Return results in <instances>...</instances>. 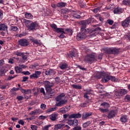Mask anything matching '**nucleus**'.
<instances>
[{
  "mask_svg": "<svg viewBox=\"0 0 130 130\" xmlns=\"http://www.w3.org/2000/svg\"><path fill=\"white\" fill-rule=\"evenodd\" d=\"M21 62H25L26 60H27V58H28V55H27V54L26 53L24 54L22 53V54L21 55Z\"/></svg>",
  "mask_w": 130,
  "mask_h": 130,
  "instance_id": "aec40b11",
  "label": "nucleus"
},
{
  "mask_svg": "<svg viewBox=\"0 0 130 130\" xmlns=\"http://www.w3.org/2000/svg\"><path fill=\"white\" fill-rule=\"evenodd\" d=\"M109 79L112 82H117V79L114 76H109Z\"/></svg>",
  "mask_w": 130,
  "mask_h": 130,
  "instance_id": "c9c22d12",
  "label": "nucleus"
},
{
  "mask_svg": "<svg viewBox=\"0 0 130 130\" xmlns=\"http://www.w3.org/2000/svg\"><path fill=\"white\" fill-rule=\"evenodd\" d=\"M69 118H81L82 117V115L79 113L73 114L69 116Z\"/></svg>",
  "mask_w": 130,
  "mask_h": 130,
  "instance_id": "a211bd4d",
  "label": "nucleus"
},
{
  "mask_svg": "<svg viewBox=\"0 0 130 130\" xmlns=\"http://www.w3.org/2000/svg\"><path fill=\"white\" fill-rule=\"evenodd\" d=\"M45 74L46 76H54L55 71L53 70H49L45 71Z\"/></svg>",
  "mask_w": 130,
  "mask_h": 130,
  "instance_id": "f3484780",
  "label": "nucleus"
},
{
  "mask_svg": "<svg viewBox=\"0 0 130 130\" xmlns=\"http://www.w3.org/2000/svg\"><path fill=\"white\" fill-rule=\"evenodd\" d=\"M16 99L18 101H21V100H23V99H24V97H23L22 95H18L17 96Z\"/></svg>",
  "mask_w": 130,
  "mask_h": 130,
  "instance_id": "3c124183",
  "label": "nucleus"
},
{
  "mask_svg": "<svg viewBox=\"0 0 130 130\" xmlns=\"http://www.w3.org/2000/svg\"><path fill=\"white\" fill-rule=\"evenodd\" d=\"M101 106H103L104 108H109L110 107V105L107 103H103L101 104Z\"/></svg>",
  "mask_w": 130,
  "mask_h": 130,
  "instance_id": "f704fd0d",
  "label": "nucleus"
},
{
  "mask_svg": "<svg viewBox=\"0 0 130 130\" xmlns=\"http://www.w3.org/2000/svg\"><path fill=\"white\" fill-rule=\"evenodd\" d=\"M55 82H56V83H60V78H59V77H56L55 78Z\"/></svg>",
  "mask_w": 130,
  "mask_h": 130,
  "instance_id": "4d7b16f0",
  "label": "nucleus"
},
{
  "mask_svg": "<svg viewBox=\"0 0 130 130\" xmlns=\"http://www.w3.org/2000/svg\"><path fill=\"white\" fill-rule=\"evenodd\" d=\"M108 24H109V25H113L114 21L113 20H111V19H108L107 21Z\"/></svg>",
  "mask_w": 130,
  "mask_h": 130,
  "instance_id": "603ef678",
  "label": "nucleus"
},
{
  "mask_svg": "<svg viewBox=\"0 0 130 130\" xmlns=\"http://www.w3.org/2000/svg\"><path fill=\"white\" fill-rule=\"evenodd\" d=\"M30 128L32 130H37L38 129V126L35 125H30Z\"/></svg>",
  "mask_w": 130,
  "mask_h": 130,
  "instance_id": "c03bdc74",
  "label": "nucleus"
},
{
  "mask_svg": "<svg viewBox=\"0 0 130 130\" xmlns=\"http://www.w3.org/2000/svg\"><path fill=\"white\" fill-rule=\"evenodd\" d=\"M5 64V61L3 59L0 60V66H4Z\"/></svg>",
  "mask_w": 130,
  "mask_h": 130,
  "instance_id": "e2e57ef3",
  "label": "nucleus"
},
{
  "mask_svg": "<svg viewBox=\"0 0 130 130\" xmlns=\"http://www.w3.org/2000/svg\"><path fill=\"white\" fill-rule=\"evenodd\" d=\"M8 30V26L5 24H2L0 25V31H6Z\"/></svg>",
  "mask_w": 130,
  "mask_h": 130,
  "instance_id": "cd10ccee",
  "label": "nucleus"
},
{
  "mask_svg": "<svg viewBox=\"0 0 130 130\" xmlns=\"http://www.w3.org/2000/svg\"><path fill=\"white\" fill-rule=\"evenodd\" d=\"M68 56L69 57V58H71V57H76V56H77V53L72 52L70 53V54H68Z\"/></svg>",
  "mask_w": 130,
  "mask_h": 130,
  "instance_id": "e433bc0d",
  "label": "nucleus"
},
{
  "mask_svg": "<svg viewBox=\"0 0 130 130\" xmlns=\"http://www.w3.org/2000/svg\"><path fill=\"white\" fill-rule=\"evenodd\" d=\"M123 5H124V6H128V1H126L125 0H124L122 2Z\"/></svg>",
  "mask_w": 130,
  "mask_h": 130,
  "instance_id": "052dcab7",
  "label": "nucleus"
},
{
  "mask_svg": "<svg viewBox=\"0 0 130 130\" xmlns=\"http://www.w3.org/2000/svg\"><path fill=\"white\" fill-rule=\"evenodd\" d=\"M30 41H31V42L33 43V44H36L37 45H38V44H40V41L34 38H31L30 39H29Z\"/></svg>",
  "mask_w": 130,
  "mask_h": 130,
  "instance_id": "412c9836",
  "label": "nucleus"
},
{
  "mask_svg": "<svg viewBox=\"0 0 130 130\" xmlns=\"http://www.w3.org/2000/svg\"><path fill=\"white\" fill-rule=\"evenodd\" d=\"M82 129V127H81V126H74V127L73 128V130H81Z\"/></svg>",
  "mask_w": 130,
  "mask_h": 130,
  "instance_id": "6e6d98bb",
  "label": "nucleus"
},
{
  "mask_svg": "<svg viewBox=\"0 0 130 130\" xmlns=\"http://www.w3.org/2000/svg\"><path fill=\"white\" fill-rule=\"evenodd\" d=\"M28 77H23V79H22V81L23 82H26V81H27V80H28Z\"/></svg>",
  "mask_w": 130,
  "mask_h": 130,
  "instance_id": "69168bd1",
  "label": "nucleus"
},
{
  "mask_svg": "<svg viewBox=\"0 0 130 130\" xmlns=\"http://www.w3.org/2000/svg\"><path fill=\"white\" fill-rule=\"evenodd\" d=\"M50 126H51V125H45V126H44L42 128V130H48L49 129V128L50 127Z\"/></svg>",
  "mask_w": 130,
  "mask_h": 130,
  "instance_id": "09e8293b",
  "label": "nucleus"
},
{
  "mask_svg": "<svg viewBox=\"0 0 130 130\" xmlns=\"http://www.w3.org/2000/svg\"><path fill=\"white\" fill-rule=\"evenodd\" d=\"M85 62H89L92 63L94 61H96V56L95 54L92 53L87 55L84 58Z\"/></svg>",
  "mask_w": 130,
  "mask_h": 130,
  "instance_id": "423d86ee",
  "label": "nucleus"
},
{
  "mask_svg": "<svg viewBox=\"0 0 130 130\" xmlns=\"http://www.w3.org/2000/svg\"><path fill=\"white\" fill-rule=\"evenodd\" d=\"M23 23L25 24L27 29L29 31H33L36 29V27L38 26V23L37 21L33 22L32 21L27 20L26 19H23Z\"/></svg>",
  "mask_w": 130,
  "mask_h": 130,
  "instance_id": "f257e3e1",
  "label": "nucleus"
},
{
  "mask_svg": "<svg viewBox=\"0 0 130 130\" xmlns=\"http://www.w3.org/2000/svg\"><path fill=\"white\" fill-rule=\"evenodd\" d=\"M15 72H16V73H17V74H20V73H21V72H22V68L21 67H19L18 66H16L15 67Z\"/></svg>",
  "mask_w": 130,
  "mask_h": 130,
  "instance_id": "473e14b6",
  "label": "nucleus"
},
{
  "mask_svg": "<svg viewBox=\"0 0 130 130\" xmlns=\"http://www.w3.org/2000/svg\"><path fill=\"white\" fill-rule=\"evenodd\" d=\"M24 17L25 19H33V16L32 15V14L28 12H25L24 13Z\"/></svg>",
  "mask_w": 130,
  "mask_h": 130,
  "instance_id": "393cba45",
  "label": "nucleus"
},
{
  "mask_svg": "<svg viewBox=\"0 0 130 130\" xmlns=\"http://www.w3.org/2000/svg\"><path fill=\"white\" fill-rule=\"evenodd\" d=\"M90 95H91V91L88 90V91H87L86 93H84L83 97L84 98H85V99H86L87 100H88Z\"/></svg>",
  "mask_w": 130,
  "mask_h": 130,
  "instance_id": "a878e982",
  "label": "nucleus"
},
{
  "mask_svg": "<svg viewBox=\"0 0 130 130\" xmlns=\"http://www.w3.org/2000/svg\"><path fill=\"white\" fill-rule=\"evenodd\" d=\"M114 14H121L122 13V9L121 8H117L114 10Z\"/></svg>",
  "mask_w": 130,
  "mask_h": 130,
  "instance_id": "c756f323",
  "label": "nucleus"
},
{
  "mask_svg": "<svg viewBox=\"0 0 130 130\" xmlns=\"http://www.w3.org/2000/svg\"><path fill=\"white\" fill-rule=\"evenodd\" d=\"M4 16V14H3V12L1 10H0V19H3V17Z\"/></svg>",
  "mask_w": 130,
  "mask_h": 130,
  "instance_id": "0e129e2a",
  "label": "nucleus"
},
{
  "mask_svg": "<svg viewBox=\"0 0 130 130\" xmlns=\"http://www.w3.org/2000/svg\"><path fill=\"white\" fill-rule=\"evenodd\" d=\"M18 122L19 124H21V125H24V124H25V122H24L23 120H20Z\"/></svg>",
  "mask_w": 130,
  "mask_h": 130,
  "instance_id": "13d9d810",
  "label": "nucleus"
},
{
  "mask_svg": "<svg viewBox=\"0 0 130 130\" xmlns=\"http://www.w3.org/2000/svg\"><path fill=\"white\" fill-rule=\"evenodd\" d=\"M106 52L109 54H117L119 52V50L115 48H111L107 49Z\"/></svg>",
  "mask_w": 130,
  "mask_h": 130,
  "instance_id": "6e6552de",
  "label": "nucleus"
},
{
  "mask_svg": "<svg viewBox=\"0 0 130 130\" xmlns=\"http://www.w3.org/2000/svg\"><path fill=\"white\" fill-rule=\"evenodd\" d=\"M59 68H60L61 70H66V69L68 68V64L67 63H60L59 65Z\"/></svg>",
  "mask_w": 130,
  "mask_h": 130,
  "instance_id": "bb28decb",
  "label": "nucleus"
},
{
  "mask_svg": "<svg viewBox=\"0 0 130 130\" xmlns=\"http://www.w3.org/2000/svg\"><path fill=\"white\" fill-rule=\"evenodd\" d=\"M18 87L19 88H15L13 87L12 89H11L12 90H13L14 91H18V90H20L21 91V89H22V87H21V84H18Z\"/></svg>",
  "mask_w": 130,
  "mask_h": 130,
  "instance_id": "4c0bfd02",
  "label": "nucleus"
},
{
  "mask_svg": "<svg viewBox=\"0 0 130 130\" xmlns=\"http://www.w3.org/2000/svg\"><path fill=\"white\" fill-rule=\"evenodd\" d=\"M40 92L43 93V94L44 95H45V91H44V88H41V89H40Z\"/></svg>",
  "mask_w": 130,
  "mask_h": 130,
  "instance_id": "680f3d73",
  "label": "nucleus"
},
{
  "mask_svg": "<svg viewBox=\"0 0 130 130\" xmlns=\"http://www.w3.org/2000/svg\"><path fill=\"white\" fill-rule=\"evenodd\" d=\"M64 126V123H60L59 124H57L56 125L54 126V129L57 130V129H60L62 127V126Z\"/></svg>",
  "mask_w": 130,
  "mask_h": 130,
  "instance_id": "b1692460",
  "label": "nucleus"
},
{
  "mask_svg": "<svg viewBox=\"0 0 130 130\" xmlns=\"http://www.w3.org/2000/svg\"><path fill=\"white\" fill-rule=\"evenodd\" d=\"M101 30V28H99V27H97L96 28H95L94 30H92V34H94V35H95L96 34V31H99V30Z\"/></svg>",
  "mask_w": 130,
  "mask_h": 130,
  "instance_id": "49530a36",
  "label": "nucleus"
},
{
  "mask_svg": "<svg viewBox=\"0 0 130 130\" xmlns=\"http://www.w3.org/2000/svg\"><path fill=\"white\" fill-rule=\"evenodd\" d=\"M72 88H74V89H77L78 90H80V89H82V86L78 84H73L71 85Z\"/></svg>",
  "mask_w": 130,
  "mask_h": 130,
  "instance_id": "2f4dec72",
  "label": "nucleus"
},
{
  "mask_svg": "<svg viewBox=\"0 0 130 130\" xmlns=\"http://www.w3.org/2000/svg\"><path fill=\"white\" fill-rule=\"evenodd\" d=\"M68 111H69L68 110V108H64V107H62L59 110L58 112H59L60 113L64 114V113H67V112H68Z\"/></svg>",
  "mask_w": 130,
  "mask_h": 130,
  "instance_id": "c85d7f7f",
  "label": "nucleus"
},
{
  "mask_svg": "<svg viewBox=\"0 0 130 130\" xmlns=\"http://www.w3.org/2000/svg\"><path fill=\"white\" fill-rule=\"evenodd\" d=\"M125 101L126 102H128L129 101H130V95L129 94H127L125 96Z\"/></svg>",
  "mask_w": 130,
  "mask_h": 130,
  "instance_id": "a18cd8bd",
  "label": "nucleus"
},
{
  "mask_svg": "<svg viewBox=\"0 0 130 130\" xmlns=\"http://www.w3.org/2000/svg\"><path fill=\"white\" fill-rule=\"evenodd\" d=\"M10 94L11 95H12V96H15V95H16V93L13 89H11V91H10Z\"/></svg>",
  "mask_w": 130,
  "mask_h": 130,
  "instance_id": "bf43d9fd",
  "label": "nucleus"
},
{
  "mask_svg": "<svg viewBox=\"0 0 130 130\" xmlns=\"http://www.w3.org/2000/svg\"><path fill=\"white\" fill-rule=\"evenodd\" d=\"M130 23V17L127 18L126 19L124 20V21H122L121 24L122 26L124 28H126V27H128Z\"/></svg>",
  "mask_w": 130,
  "mask_h": 130,
  "instance_id": "f8f14e48",
  "label": "nucleus"
},
{
  "mask_svg": "<svg viewBox=\"0 0 130 130\" xmlns=\"http://www.w3.org/2000/svg\"><path fill=\"white\" fill-rule=\"evenodd\" d=\"M14 54H15V55H17V56H22L23 53H21L19 52H15Z\"/></svg>",
  "mask_w": 130,
  "mask_h": 130,
  "instance_id": "864d4df0",
  "label": "nucleus"
},
{
  "mask_svg": "<svg viewBox=\"0 0 130 130\" xmlns=\"http://www.w3.org/2000/svg\"><path fill=\"white\" fill-rule=\"evenodd\" d=\"M68 123L69 125H72V126H78L79 121L77 119L69 120Z\"/></svg>",
  "mask_w": 130,
  "mask_h": 130,
  "instance_id": "9d476101",
  "label": "nucleus"
},
{
  "mask_svg": "<svg viewBox=\"0 0 130 130\" xmlns=\"http://www.w3.org/2000/svg\"><path fill=\"white\" fill-rule=\"evenodd\" d=\"M41 113V111L40 109H36L33 111H31L29 114L30 115H36L38 114Z\"/></svg>",
  "mask_w": 130,
  "mask_h": 130,
  "instance_id": "5701e85b",
  "label": "nucleus"
},
{
  "mask_svg": "<svg viewBox=\"0 0 130 130\" xmlns=\"http://www.w3.org/2000/svg\"><path fill=\"white\" fill-rule=\"evenodd\" d=\"M23 74H24V75H27L30 74V72L28 71L23 72Z\"/></svg>",
  "mask_w": 130,
  "mask_h": 130,
  "instance_id": "774afa93",
  "label": "nucleus"
},
{
  "mask_svg": "<svg viewBox=\"0 0 130 130\" xmlns=\"http://www.w3.org/2000/svg\"><path fill=\"white\" fill-rule=\"evenodd\" d=\"M96 88L98 89V90H102L103 89V85L100 84H98L96 85Z\"/></svg>",
  "mask_w": 130,
  "mask_h": 130,
  "instance_id": "37998d69",
  "label": "nucleus"
},
{
  "mask_svg": "<svg viewBox=\"0 0 130 130\" xmlns=\"http://www.w3.org/2000/svg\"><path fill=\"white\" fill-rule=\"evenodd\" d=\"M21 92L24 95H29L31 93V89H24L21 87Z\"/></svg>",
  "mask_w": 130,
  "mask_h": 130,
  "instance_id": "6ab92c4d",
  "label": "nucleus"
},
{
  "mask_svg": "<svg viewBox=\"0 0 130 130\" xmlns=\"http://www.w3.org/2000/svg\"><path fill=\"white\" fill-rule=\"evenodd\" d=\"M67 6V3L63 2L58 3L56 4V7L58 8H62Z\"/></svg>",
  "mask_w": 130,
  "mask_h": 130,
  "instance_id": "7c9ffc66",
  "label": "nucleus"
},
{
  "mask_svg": "<svg viewBox=\"0 0 130 130\" xmlns=\"http://www.w3.org/2000/svg\"><path fill=\"white\" fill-rule=\"evenodd\" d=\"M101 76H104L102 79V82L103 83H107L109 80V76L105 75V74L102 73Z\"/></svg>",
  "mask_w": 130,
  "mask_h": 130,
  "instance_id": "dca6fc26",
  "label": "nucleus"
},
{
  "mask_svg": "<svg viewBox=\"0 0 130 130\" xmlns=\"http://www.w3.org/2000/svg\"><path fill=\"white\" fill-rule=\"evenodd\" d=\"M91 124V121H87L83 124V127L84 128H86V127H88Z\"/></svg>",
  "mask_w": 130,
  "mask_h": 130,
  "instance_id": "72a5a7b5",
  "label": "nucleus"
},
{
  "mask_svg": "<svg viewBox=\"0 0 130 130\" xmlns=\"http://www.w3.org/2000/svg\"><path fill=\"white\" fill-rule=\"evenodd\" d=\"M18 27L16 26H12L11 27V31H17Z\"/></svg>",
  "mask_w": 130,
  "mask_h": 130,
  "instance_id": "8fccbe9b",
  "label": "nucleus"
},
{
  "mask_svg": "<svg viewBox=\"0 0 130 130\" xmlns=\"http://www.w3.org/2000/svg\"><path fill=\"white\" fill-rule=\"evenodd\" d=\"M127 90L123 88H121L118 90H116L114 92V94L116 96L117 98L120 99L123 96L127 94Z\"/></svg>",
  "mask_w": 130,
  "mask_h": 130,
  "instance_id": "0eeeda50",
  "label": "nucleus"
},
{
  "mask_svg": "<svg viewBox=\"0 0 130 130\" xmlns=\"http://www.w3.org/2000/svg\"><path fill=\"white\" fill-rule=\"evenodd\" d=\"M40 119H43L44 120L45 119V118H46V116H40L39 117Z\"/></svg>",
  "mask_w": 130,
  "mask_h": 130,
  "instance_id": "338daca9",
  "label": "nucleus"
},
{
  "mask_svg": "<svg viewBox=\"0 0 130 130\" xmlns=\"http://www.w3.org/2000/svg\"><path fill=\"white\" fill-rule=\"evenodd\" d=\"M85 38H87V30L84 27H81V32L77 34L76 39L80 41V40H83V39H85Z\"/></svg>",
  "mask_w": 130,
  "mask_h": 130,
  "instance_id": "20e7f679",
  "label": "nucleus"
},
{
  "mask_svg": "<svg viewBox=\"0 0 130 130\" xmlns=\"http://www.w3.org/2000/svg\"><path fill=\"white\" fill-rule=\"evenodd\" d=\"M81 23L83 26L81 28H84V29L86 28V26H87V23H89V22H88L87 21H82L81 22Z\"/></svg>",
  "mask_w": 130,
  "mask_h": 130,
  "instance_id": "58836bf2",
  "label": "nucleus"
},
{
  "mask_svg": "<svg viewBox=\"0 0 130 130\" xmlns=\"http://www.w3.org/2000/svg\"><path fill=\"white\" fill-rule=\"evenodd\" d=\"M43 84L48 94H52V89H51V87L54 86V84L50 83L48 81H43Z\"/></svg>",
  "mask_w": 130,
  "mask_h": 130,
  "instance_id": "39448f33",
  "label": "nucleus"
},
{
  "mask_svg": "<svg viewBox=\"0 0 130 130\" xmlns=\"http://www.w3.org/2000/svg\"><path fill=\"white\" fill-rule=\"evenodd\" d=\"M91 115H92L91 112L83 113L82 115V118L83 119H87V118H89Z\"/></svg>",
  "mask_w": 130,
  "mask_h": 130,
  "instance_id": "4be33fe9",
  "label": "nucleus"
},
{
  "mask_svg": "<svg viewBox=\"0 0 130 130\" xmlns=\"http://www.w3.org/2000/svg\"><path fill=\"white\" fill-rule=\"evenodd\" d=\"M65 31H67V33H68L70 35H72L73 34V30L71 29H66Z\"/></svg>",
  "mask_w": 130,
  "mask_h": 130,
  "instance_id": "de8ad7c7",
  "label": "nucleus"
},
{
  "mask_svg": "<svg viewBox=\"0 0 130 130\" xmlns=\"http://www.w3.org/2000/svg\"><path fill=\"white\" fill-rule=\"evenodd\" d=\"M115 115H116V112L114 110H112L108 112L107 117L110 119L115 117Z\"/></svg>",
  "mask_w": 130,
  "mask_h": 130,
  "instance_id": "9b49d317",
  "label": "nucleus"
},
{
  "mask_svg": "<svg viewBox=\"0 0 130 130\" xmlns=\"http://www.w3.org/2000/svg\"><path fill=\"white\" fill-rule=\"evenodd\" d=\"M120 121H121L122 123H125V122H127V121H128V117H127V115H121L120 117Z\"/></svg>",
  "mask_w": 130,
  "mask_h": 130,
  "instance_id": "ddd939ff",
  "label": "nucleus"
},
{
  "mask_svg": "<svg viewBox=\"0 0 130 130\" xmlns=\"http://www.w3.org/2000/svg\"><path fill=\"white\" fill-rule=\"evenodd\" d=\"M18 44L20 46L25 47L26 46H28V45L29 44V43L28 40L25 39H21L18 41Z\"/></svg>",
  "mask_w": 130,
  "mask_h": 130,
  "instance_id": "1a4fd4ad",
  "label": "nucleus"
},
{
  "mask_svg": "<svg viewBox=\"0 0 130 130\" xmlns=\"http://www.w3.org/2000/svg\"><path fill=\"white\" fill-rule=\"evenodd\" d=\"M41 109H43V110H45L46 108V105H45V104H42L41 105Z\"/></svg>",
  "mask_w": 130,
  "mask_h": 130,
  "instance_id": "5fc2aeb1",
  "label": "nucleus"
},
{
  "mask_svg": "<svg viewBox=\"0 0 130 130\" xmlns=\"http://www.w3.org/2000/svg\"><path fill=\"white\" fill-rule=\"evenodd\" d=\"M58 116V114L56 113H54L49 115V118L52 121H55L57 119V117Z\"/></svg>",
  "mask_w": 130,
  "mask_h": 130,
  "instance_id": "2eb2a0df",
  "label": "nucleus"
},
{
  "mask_svg": "<svg viewBox=\"0 0 130 130\" xmlns=\"http://www.w3.org/2000/svg\"><path fill=\"white\" fill-rule=\"evenodd\" d=\"M40 75H41V72L40 71H36L35 74L30 75V78L34 79H37L40 77Z\"/></svg>",
  "mask_w": 130,
  "mask_h": 130,
  "instance_id": "4468645a",
  "label": "nucleus"
},
{
  "mask_svg": "<svg viewBox=\"0 0 130 130\" xmlns=\"http://www.w3.org/2000/svg\"><path fill=\"white\" fill-rule=\"evenodd\" d=\"M55 110H56V108H52L51 109H48L46 111V112L47 113H48L49 112H52V111H55Z\"/></svg>",
  "mask_w": 130,
  "mask_h": 130,
  "instance_id": "79ce46f5",
  "label": "nucleus"
},
{
  "mask_svg": "<svg viewBox=\"0 0 130 130\" xmlns=\"http://www.w3.org/2000/svg\"><path fill=\"white\" fill-rule=\"evenodd\" d=\"M51 28L54 29V31L55 32H56V33H62L59 36V38L62 39L66 37V36L63 34H67V32L64 31V28H58L57 25L55 24H52L51 25Z\"/></svg>",
  "mask_w": 130,
  "mask_h": 130,
  "instance_id": "7ed1b4c3",
  "label": "nucleus"
},
{
  "mask_svg": "<svg viewBox=\"0 0 130 130\" xmlns=\"http://www.w3.org/2000/svg\"><path fill=\"white\" fill-rule=\"evenodd\" d=\"M56 101L58 103L55 104V106L61 107L63 105H66L68 103V100L66 99V94L61 93L58 95L56 98Z\"/></svg>",
  "mask_w": 130,
  "mask_h": 130,
  "instance_id": "f03ea898",
  "label": "nucleus"
},
{
  "mask_svg": "<svg viewBox=\"0 0 130 130\" xmlns=\"http://www.w3.org/2000/svg\"><path fill=\"white\" fill-rule=\"evenodd\" d=\"M72 15L73 17H74V18H76V19H80L81 18V16L77 14V12H73Z\"/></svg>",
  "mask_w": 130,
  "mask_h": 130,
  "instance_id": "ea45409f",
  "label": "nucleus"
},
{
  "mask_svg": "<svg viewBox=\"0 0 130 130\" xmlns=\"http://www.w3.org/2000/svg\"><path fill=\"white\" fill-rule=\"evenodd\" d=\"M99 110H100V111H101V112L104 113V112H108V109H103L102 108H100L99 109Z\"/></svg>",
  "mask_w": 130,
  "mask_h": 130,
  "instance_id": "a19ab883",
  "label": "nucleus"
}]
</instances>
